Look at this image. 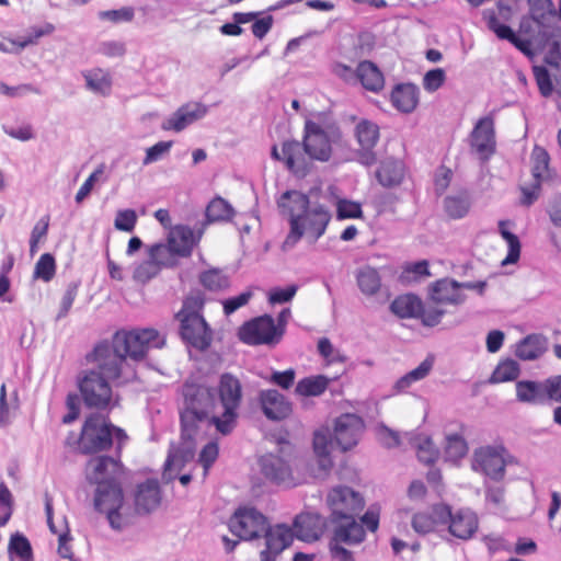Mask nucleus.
I'll use <instances>...</instances> for the list:
<instances>
[{
    "label": "nucleus",
    "instance_id": "obj_15",
    "mask_svg": "<svg viewBox=\"0 0 561 561\" xmlns=\"http://www.w3.org/2000/svg\"><path fill=\"white\" fill-rule=\"evenodd\" d=\"M470 149L480 160L486 161L494 154L496 148L494 117L486 115L474 125L470 137Z\"/></svg>",
    "mask_w": 561,
    "mask_h": 561
},
{
    "label": "nucleus",
    "instance_id": "obj_5",
    "mask_svg": "<svg viewBox=\"0 0 561 561\" xmlns=\"http://www.w3.org/2000/svg\"><path fill=\"white\" fill-rule=\"evenodd\" d=\"M337 134L333 127L324 129L320 124L307 121L305 124V136L302 147L299 141L291 140L283 144V154L287 168L296 175H305L308 171V163L302 149L310 159L328 161L332 153L331 139Z\"/></svg>",
    "mask_w": 561,
    "mask_h": 561
},
{
    "label": "nucleus",
    "instance_id": "obj_60",
    "mask_svg": "<svg viewBox=\"0 0 561 561\" xmlns=\"http://www.w3.org/2000/svg\"><path fill=\"white\" fill-rule=\"evenodd\" d=\"M534 75L539 91L543 96H549L552 92V82L548 70L545 67H534Z\"/></svg>",
    "mask_w": 561,
    "mask_h": 561
},
{
    "label": "nucleus",
    "instance_id": "obj_25",
    "mask_svg": "<svg viewBox=\"0 0 561 561\" xmlns=\"http://www.w3.org/2000/svg\"><path fill=\"white\" fill-rule=\"evenodd\" d=\"M161 502V493L157 480L149 479L137 486L135 494V510L138 514L154 511Z\"/></svg>",
    "mask_w": 561,
    "mask_h": 561
},
{
    "label": "nucleus",
    "instance_id": "obj_37",
    "mask_svg": "<svg viewBox=\"0 0 561 561\" xmlns=\"http://www.w3.org/2000/svg\"><path fill=\"white\" fill-rule=\"evenodd\" d=\"M433 360L430 358L424 359L416 368L407 373L404 376L399 378L394 383V389L397 391H405L409 389L414 382L423 380L432 370Z\"/></svg>",
    "mask_w": 561,
    "mask_h": 561
},
{
    "label": "nucleus",
    "instance_id": "obj_41",
    "mask_svg": "<svg viewBox=\"0 0 561 561\" xmlns=\"http://www.w3.org/2000/svg\"><path fill=\"white\" fill-rule=\"evenodd\" d=\"M233 216L232 206L224 198L216 197L209 202L206 208V217L210 222L214 221H226L231 219Z\"/></svg>",
    "mask_w": 561,
    "mask_h": 561
},
{
    "label": "nucleus",
    "instance_id": "obj_40",
    "mask_svg": "<svg viewBox=\"0 0 561 561\" xmlns=\"http://www.w3.org/2000/svg\"><path fill=\"white\" fill-rule=\"evenodd\" d=\"M444 208L451 219L465 217L470 209V201L467 194H457L447 196L444 199Z\"/></svg>",
    "mask_w": 561,
    "mask_h": 561
},
{
    "label": "nucleus",
    "instance_id": "obj_58",
    "mask_svg": "<svg viewBox=\"0 0 561 561\" xmlns=\"http://www.w3.org/2000/svg\"><path fill=\"white\" fill-rule=\"evenodd\" d=\"M543 392L548 400L561 403V375L543 380Z\"/></svg>",
    "mask_w": 561,
    "mask_h": 561
},
{
    "label": "nucleus",
    "instance_id": "obj_34",
    "mask_svg": "<svg viewBox=\"0 0 561 561\" xmlns=\"http://www.w3.org/2000/svg\"><path fill=\"white\" fill-rule=\"evenodd\" d=\"M517 400L524 403H539L547 398L543 392V381L520 380L516 382Z\"/></svg>",
    "mask_w": 561,
    "mask_h": 561
},
{
    "label": "nucleus",
    "instance_id": "obj_13",
    "mask_svg": "<svg viewBox=\"0 0 561 561\" xmlns=\"http://www.w3.org/2000/svg\"><path fill=\"white\" fill-rule=\"evenodd\" d=\"M284 334L271 316L259 317L245 323L240 330V337L250 345L277 344Z\"/></svg>",
    "mask_w": 561,
    "mask_h": 561
},
{
    "label": "nucleus",
    "instance_id": "obj_43",
    "mask_svg": "<svg viewBox=\"0 0 561 561\" xmlns=\"http://www.w3.org/2000/svg\"><path fill=\"white\" fill-rule=\"evenodd\" d=\"M519 365L514 359L501 362L490 377L491 383H500L515 380L519 376Z\"/></svg>",
    "mask_w": 561,
    "mask_h": 561
},
{
    "label": "nucleus",
    "instance_id": "obj_4",
    "mask_svg": "<svg viewBox=\"0 0 561 561\" xmlns=\"http://www.w3.org/2000/svg\"><path fill=\"white\" fill-rule=\"evenodd\" d=\"M330 508V524L336 540L347 546L360 543L365 539V529L356 520V516L365 506L364 497L350 486L337 485L327 495Z\"/></svg>",
    "mask_w": 561,
    "mask_h": 561
},
{
    "label": "nucleus",
    "instance_id": "obj_24",
    "mask_svg": "<svg viewBox=\"0 0 561 561\" xmlns=\"http://www.w3.org/2000/svg\"><path fill=\"white\" fill-rule=\"evenodd\" d=\"M201 236V232L195 234L188 226L178 225L170 229L167 240L180 257H188L194 247L199 242Z\"/></svg>",
    "mask_w": 561,
    "mask_h": 561
},
{
    "label": "nucleus",
    "instance_id": "obj_64",
    "mask_svg": "<svg viewBox=\"0 0 561 561\" xmlns=\"http://www.w3.org/2000/svg\"><path fill=\"white\" fill-rule=\"evenodd\" d=\"M547 213L553 226L561 228V194L554 195L551 198Z\"/></svg>",
    "mask_w": 561,
    "mask_h": 561
},
{
    "label": "nucleus",
    "instance_id": "obj_50",
    "mask_svg": "<svg viewBox=\"0 0 561 561\" xmlns=\"http://www.w3.org/2000/svg\"><path fill=\"white\" fill-rule=\"evenodd\" d=\"M482 15L489 30L494 32L499 38L504 39V37L511 36L512 28L505 25V22H502V19L495 12L485 9Z\"/></svg>",
    "mask_w": 561,
    "mask_h": 561
},
{
    "label": "nucleus",
    "instance_id": "obj_21",
    "mask_svg": "<svg viewBox=\"0 0 561 561\" xmlns=\"http://www.w3.org/2000/svg\"><path fill=\"white\" fill-rule=\"evenodd\" d=\"M207 114V106L198 102H190L180 106L161 124L163 130L180 133Z\"/></svg>",
    "mask_w": 561,
    "mask_h": 561
},
{
    "label": "nucleus",
    "instance_id": "obj_46",
    "mask_svg": "<svg viewBox=\"0 0 561 561\" xmlns=\"http://www.w3.org/2000/svg\"><path fill=\"white\" fill-rule=\"evenodd\" d=\"M417 449V457L420 461L431 465L438 458V449L434 446L430 437H416L414 443Z\"/></svg>",
    "mask_w": 561,
    "mask_h": 561
},
{
    "label": "nucleus",
    "instance_id": "obj_54",
    "mask_svg": "<svg viewBox=\"0 0 561 561\" xmlns=\"http://www.w3.org/2000/svg\"><path fill=\"white\" fill-rule=\"evenodd\" d=\"M412 528L419 535H426L434 530L435 520L428 513H416L412 517Z\"/></svg>",
    "mask_w": 561,
    "mask_h": 561
},
{
    "label": "nucleus",
    "instance_id": "obj_62",
    "mask_svg": "<svg viewBox=\"0 0 561 561\" xmlns=\"http://www.w3.org/2000/svg\"><path fill=\"white\" fill-rule=\"evenodd\" d=\"M172 147V141H159L146 150V157L142 161L145 165L158 161Z\"/></svg>",
    "mask_w": 561,
    "mask_h": 561
},
{
    "label": "nucleus",
    "instance_id": "obj_7",
    "mask_svg": "<svg viewBox=\"0 0 561 561\" xmlns=\"http://www.w3.org/2000/svg\"><path fill=\"white\" fill-rule=\"evenodd\" d=\"M94 506L106 515L113 529L121 530L128 524L130 508L124 502L121 482L98 485Z\"/></svg>",
    "mask_w": 561,
    "mask_h": 561
},
{
    "label": "nucleus",
    "instance_id": "obj_12",
    "mask_svg": "<svg viewBox=\"0 0 561 561\" xmlns=\"http://www.w3.org/2000/svg\"><path fill=\"white\" fill-rule=\"evenodd\" d=\"M261 473L266 480L277 485L294 486V478L289 455L280 449L279 453H267L260 457Z\"/></svg>",
    "mask_w": 561,
    "mask_h": 561
},
{
    "label": "nucleus",
    "instance_id": "obj_18",
    "mask_svg": "<svg viewBox=\"0 0 561 561\" xmlns=\"http://www.w3.org/2000/svg\"><path fill=\"white\" fill-rule=\"evenodd\" d=\"M364 431V422L356 414H342L335 420L333 437L335 444L343 450H350L357 445Z\"/></svg>",
    "mask_w": 561,
    "mask_h": 561
},
{
    "label": "nucleus",
    "instance_id": "obj_29",
    "mask_svg": "<svg viewBox=\"0 0 561 561\" xmlns=\"http://www.w3.org/2000/svg\"><path fill=\"white\" fill-rule=\"evenodd\" d=\"M357 81L371 92H379L385 87V78L376 64L369 60L360 61L356 68Z\"/></svg>",
    "mask_w": 561,
    "mask_h": 561
},
{
    "label": "nucleus",
    "instance_id": "obj_48",
    "mask_svg": "<svg viewBox=\"0 0 561 561\" xmlns=\"http://www.w3.org/2000/svg\"><path fill=\"white\" fill-rule=\"evenodd\" d=\"M161 268L157 265V263L148 256L147 260L139 263L133 274L134 280L145 284L156 277L160 273Z\"/></svg>",
    "mask_w": 561,
    "mask_h": 561
},
{
    "label": "nucleus",
    "instance_id": "obj_44",
    "mask_svg": "<svg viewBox=\"0 0 561 561\" xmlns=\"http://www.w3.org/2000/svg\"><path fill=\"white\" fill-rule=\"evenodd\" d=\"M468 453V445L459 434H450L446 437L445 457L449 461H458Z\"/></svg>",
    "mask_w": 561,
    "mask_h": 561
},
{
    "label": "nucleus",
    "instance_id": "obj_52",
    "mask_svg": "<svg viewBox=\"0 0 561 561\" xmlns=\"http://www.w3.org/2000/svg\"><path fill=\"white\" fill-rule=\"evenodd\" d=\"M204 307V299L199 294L188 296L184 302L182 309L176 313V318H185L193 316H202L201 310Z\"/></svg>",
    "mask_w": 561,
    "mask_h": 561
},
{
    "label": "nucleus",
    "instance_id": "obj_53",
    "mask_svg": "<svg viewBox=\"0 0 561 561\" xmlns=\"http://www.w3.org/2000/svg\"><path fill=\"white\" fill-rule=\"evenodd\" d=\"M137 222L136 211L133 209L118 210L114 220V227L119 231L131 232Z\"/></svg>",
    "mask_w": 561,
    "mask_h": 561
},
{
    "label": "nucleus",
    "instance_id": "obj_1",
    "mask_svg": "<svg viewBox=\"0 0 561 561\" xmlns=\"http://www.w3.org/2000/svg\"><path fill=\"white\" fill-rule=\"evenodd\" d=\"M164 340L153 329L116 332L111 343H99L87 355L93 364L78 377V387L83 402L98 410L111 409L116 404L110 381L124 385L136 379V369L130 364L145 358L150 347L160 348Z\"/></svg>",
    "mask_w": 561,
    "mask_h": 561
},
{
    "label": "nucleus",
    "instance_id": "obj_57",
    "mask_svg": "<svg viewBox=\"0 0 561 561\" xmlns=\"http://www.w3.org/2000/svg\"><path fill=\"white\" fill-rule=\"evenodd\" d=\"M446 73L444 69L436 68L425 73L423 78V87L428 92H434L439 89L445 82Z\"/></svg>",
    "mask_w": 561,
    "mask_h": 561
},
{
    "label": "nucleus",
    "instance_id": "obj_22",
    "mask_svg": "<svg viewBox=\"0 0 561 561\" xmlns=\"http://www.w3.org/2000/svg\"><path fill=\"white\" fill-rule=\"evenodd\" d=\"M259 403L264 415L271 421L287 419L291 412V403L275 389L262 390L259 393Z\"/></svg>",
    "mask_w": 561,
    "mask_h": 561
},
{
    "label": "nucleus",
    "instance_id": "obj_55",
    "mask_svg": "<svg viewBox=\"0 0 561 561\" xmlns=\"http://www.w3.org/2000/svg\"><path fill=\"white\" fill-rule=\"evenodd\" d=\"M104 170L105 164L101 163L84 181V183L81 185V187L76 194V202L78 204L82 203L85 199V197H88V195L91 193L93 188L94 183L100 179L101 175H103Z\"/></svg>",
    "mask_w": 561,
    "mask_h": 561
},
{
    "label": "nucleus",
    "instance_id": "obj_8",
    "mask_svg": "<svg viewBox=\"0 0 561 561\" xmlns=\"http://www.w3.org/2000/svg\"><path fill=\"white\" fill-rule=\"evenodd\" d=\"M390 310L400 318L420 319L424 327H436L442 318L448 313L444 308H430L428 302H423L414 294H405L397 297L390 305Z\"/></svg>",
    "mask_w": 561,
    "mask_h": 561
},
{
    "label": "nucleus",
    "instance_id": "obj_42",
    "mask_svg": "<svg viewBox=\"0 0 561 561\" xmlns=\"http://www.w3.org/2000/svg\"><path fill=\"white\" fill-rule=\"evenodd\" d=\"M508 224V221L501 220L499 222V230L503 239L506 241L508 245V253L506 257L503 260L502 264H514L518 261L520 255V242L516 234L508 231L505 227Z\"/></svg>",
    "mask_w": 561,
    "mask_h": 561
},
{
    "label": "nucleus",
    "instance_id": "obj_45",
    "mask_svg": "<svg viewBox=\"0 0 561 561\" xmlns=\"http://www.w3.org/2000/svg\"><path fill=\"white\" fill-rule=\"evenodd\" d=\"M8 549L9 553L18 557L20 561H33L31 543L25 536L19 533L11 536Z\"/></svg>",
    "mask_w": 561,
    "mask_h": 561
},
{
    "label": "nucleus",
    "instance_id": "obj_16",
    "mask_svg": "<svg viewBox=\"0 0 561 561\" xmlns=\"http://www.w3.org/2000/svg\"><path fill=\"white\" fill-rule=\"evenodd\" d=\"M467 296L460 291L459 282L445 277L428 286L427 302L430 308L458 307L465 304Z\"/></svg>",
    "mask_w": 561,
    "mask_h": 561
},
{
    "label": "nucleus",
    "instance_id": "obj_10",
    "mask_svg": "<svg viewBox=\"0 0 561 561\" xmlns=\"http://www.w3.org/2000/svg\"><path fill=\"white\" fill-rule=\"evenodd\" d=\"M230 531L242 540H252L267 527L266 517L251 506L239 507L229 519Z\"/></svg>",
    "mask_w": 561,
    "mask_h": 561
},
{
    "label": "nucleus",
    "instance_id": "obj_6",
    "mask_svg": "<svg viewBox=\"0 0 561 561\" xmlns=\"http://www.w3.org/2000/svg\"><path fill=\"white\" fill-rule=\"evenodd\" d=\"M217 410L220 411L221 422L218 424L220 434L228 435L237 424L238 409L242 400V387L237 377L226 373L219 378L215 389Z\"/></svg>",
    "mask_w": 561,
    "mask_h": 561
},
{
    "label": "nucleus",
    "instance_id": "obj_17",
    "mask_svg": "<svg viewBox=\"0 0 561 561\" xmlns=\"http://www.w3.org/2000/svg\"><path fill=\"white\" fill-rule=\"evenodd\" d=\"M87 479L96 485L121 482L124 471L122 463L108 456L91 458L87 463Z\"/></svg>",
    "mask_w": 561,
    "mask_h": 561
},
{
    "label": "nucleus",
    "instance_id": "obj_33",
    "mask_svg": "<svg viewBox=\"0 0 561 561\" xmlns=\"http://www.w3.org/2000/svg\"><path fill=\"white\" fill-rule=\"evenodd\" d=\"M356 282L365 296L376 295L381 287V277L378 271L369 265L357 270Z\"/></svg>",
    "mask_w": 561,
    "mask_h": 561
},
{
    "label": "nucleus",
    "instance_id": "obj_47",
    "mask_svg": "<svg viewBox=\"0 0 561 561\" xmlns=\"http://www.w3.org/2000/svg\"><path fill=\"white\" fill-rule=\"evenodd\" d=\"M199 280L209 290H220L229 286L228 277L216 268L204 272L199 276Z\"/></svg>",
    "mask_w": 561,
    "mask_h": 561
},
{
    "label": "nucleus",
    "instance_id": "obj_32",
    "mask_svg": "<svg viewBox=\"0 0 561 561\" xmlns=\"http://www.w3.org/2000/svg\"><path fill=\"white\" fill-rule=\"evenodd\" d=\"M147 254L150 256L157 265L162 270L163 267H174L178 265V259L180 257L176 252L173 251V247L167 240V243H154L147 248Z\"/></svg>",
    "mask_w": 561,
    "mask_h": 561
},
{
    "label": "nucleus",
    "instance_id": "obj_36",
    "mask_svg": "<svg viewBox=\"0 0 561 561\" xmlns=\"http://www.w3.org/2000/svg\"><path fill=\"white\" fill-rule=\"evenodd\" d=\"M333 442L330 434L324 431H318L313 436V450L319 458V467L323 470H328L332 467V460L330 458V450Z\"/></svg>",
    "mask_w": 561,
    "mask_h": 561
},
{
    "label": "nucleus",
    "instance_id": "obj_38",
    "mask_svg": "<svg viewBox=\"0 0 561 561\" xmlns=\"http://www.w3.org/2000/svg\"><path fill=\"white\" fill-rule=\"evenodd\" d=\"M329 385V379L323 375L306 377L298 381L296 393L304 397L320 396Z\"/></svg>",
    "mask_w": 561,
    "mask_h": 561
},
{
    "label": "nucleus",
    "instance_id": "obj_19",
    "mask_svg": "<svg viewBox=\"0 0 561 561\" xmlns=\"http://www.w3.org/2000/svg\"><path fill=\"white\" fill-rule=\"evenodd\" d=\"M178 320L181 323V336L186 343L198 350H205L210 345L211 332L203 316H186Z\"/></svg>",
    "mask_w": 561,
    "mask_h": 561
},
{
    "label": "nucleus",
    "instance_id": "obj_28",
    "mask_svg": "<svg viewBox=\"0 0 561 561\" xmlns=\"http://www.w3.org/2000/svg\"><path fill=\"white\" fill-rule=\"evenodd\" d=\"M392 105L402 113L413 112L419 104V88L412 83H401L391 92Z\"/></svg>",
    "mask_w": 561,
    "mask_h": 561
},
{
    "label": "nucleus",
    "instance_id": "obj_49",
    "mask_svg": "<svg viewBox=\"0 0 561 561\" xmlns=\"http://www.w3.org/2000/svg\"><path fill=\"white\" fill-rule=\"evenodd\" d=\"M56 271L55 259L49 253H44L35 264L34 277L49 282Z\"/></svg>",
    "mask_w": 561,
    "mask_h": 561
},
{
    "label": "nucleus",
    "instance_id": "obj_9",
    "mask_svg": "<svg viewBox=\"0 0 561 561\" xmlns=\"http://www.w3.org/2000/svg\"><path fill=\"white\" fill-rule=\"evenodd\" d=\"M77 443L83 454H93L110 448L112 446V424L107 423L102 414L92 413L87 417Z\"/></svg>",
    "mask_w": 561,
    "mask_h": 561
},
{
    "label": "nucleus",
    "instance_id": "obj_26",
    "mask_svg": "<svg viewBox=\"0 0 561 561\" xmlns=\"http://www.w3.org/2000/svg\"><path fill=\"white\" fill-rule=\"evenodd\" d=\"M478 527L477 514L469 508H461L454 513L448 530L456 538L468 540L476 534Z\"/></svg>",
    "mask_w": 561,
    "mask_h": 561
},
{
    "label": "nucleus",
    "instance_id": "obj_27",
    "mask_svg": "<svg viewBox=\"0 0 561 561\" xmlns=\"http://www.w3.org/2000/svg\"><path fill=\"white\" fill-rule=\"evenodd\" d=\"M85 89L95 95L108 96L112 92L113 79L108 70L92 68L81 72Z\"/></svg>",
    "mask_w": 561,
    "mask_h": 561
},
{
    "label": "nucleus",
    "instance_id": "obj_3",
    "mask_svg": "<svg viewBox=\"0 0 561 561\" xmlns=\"http://www.w3.org/2000/svg\"><path fill=\"white\" fill-rule=\"evenodd\" d=\"M277 206L290 227L283 243L284 250L294 248L301 238L314 243L323 236L331 220V214L323 205L311 203L308 195L298 191L283 193Z\"/></svg>",
    "mask_w": 561,
    "mask_h": 561
},
{
    "label": "nucleus",
    "instance_id": "obj_14",
    "mask_svg": "<svg viewBox=\"0 0 561 561\" xmlns=\"http://www.w3.org/2000/svg\"><path fill=\"white\" fill-rule=\"evenodd\" d=\"M503 454L504 448L501 446L479 447L473 453L471 468L492 480L500 481L504 478L506 468Z\"/></svg>",
    "mask_w": 561,
    "mask_h": 561
},
{
    "label": "nucleus",
    "instance_id": "obj_63",
    "mask_svg": "<svg viewBox=\"0 0 561 561\" xmlns=\"http://www.w3.org/2000/svg\"><path fill=\"white\" fill-rule=\"evenodd\" d=\"M342 543L346 545L342 540H336L334 536L332 537V541L329 546L331 557L336 561H355L353 553L344 548Z\"/></svg>",
    "mask_w": 561,
    "mask_h": 561
},
{
    "label": "nucleus",
    "instance_id": "obj_61",
    "mask_svg": "<svg viewBox=\"0 0 561 561\" xmlns=\"http://www.w3.org/2000/svg\"><path fill=\"white\" fill-rule=\"evenodd\" d=\"M98 51L106 57H122L126 53V47L119 41H105L100 43Z\"/></svg>",
    "mask_w": 561,
    "mask_h": 561
},
{
    "label": "nucleus",
    "instance_id": "obj_2",
    "mask_svg": "<svg viewBox=\"0 0 561 561\" xmlns=\"http://www.w3.org/2000/svg\"><path fill=\"white\" fill-rule=\"evenodd\" d=\"M185 408L181 413L182 434L178 448L169 453L164 465L163 479L171 481L172 469L181 470L184 465L191 461L196 453L195 438L202 424L214 426L220 433V411L217 410V398L215 389L201 383L185 382L183 386Z\"/></svg>",
    "mask_w": 561,
    "mask_h": 561
},
{
    "label": "nucleus",
    "instance_id": "obj_30",
    "mask_svg": "<svg viewBox=\"0 0 561 561\" xmlns=\"http://www.w3.org/2000/svg\"><path fill=\"white\" fill-rule=\"evenodd\" d=\"M547 350V340L538 334L524 337L516 346L515 354L523 360H534L540 357Z\"/></svg>",
    "mask_w": 561,
    "mask_h": 561
},
{
    "label": "nucleus",
    "instance_id": "obj_59",
    "mask_svg": "<svg viewBox=\"0 0 561 561\" xmlns=\"http://www.w3.org/2000/svg\"><path fill=\"white\" fill-rule=\"evenodd\" d=\"M485 500L495 508L505 507V489L502 485H485Z\"/></svg>",
    "mask_w": 561,
    "mask_h": 561
},
{
    "label": "nucleus",
    "instance_id": "obj_51",
    "mask_svg": "<svg viewBox=\"0 0 561 561\" xmlns=\"http://www.w3.org/2000/svg\"><path fill=\"white\" fill-rule=\"evenodd\" d=\"M135 12L130 7H123L117 10L100 11L98 16L102 21H108L117 24L122 22H130L134 19Z\"/></svg>",
    "mask_w": 561,
    "mask_h": 561
},
{
    "label": "nucleus",
    "instance_id": "obj_31",
    "mask_svg": "<svg viewBox=\"0 0 561 561\" xmlns=\"http://www.w3.org/2000/svg\"><path fill=\"white\" fill-rule=\"evenodd\" d=\"M404 176L403 164L393 159L382 161L376 171L378 182L385 187L399 185Z\"/></svg>",
    "mask_w": 561,
    "mask_h": 561
},
{
    "label": "nucleus",
    "instance_id": "obj_35",
    "mask_svg": "<svg viewBox=\"0 0 561 561\" xmlns=\"http://www.w3.org/2000/svg\"><path fill=\"white\" fill-rule=\"evenodd\" d=\"M531 174L534 181L542 183L550 178L549 162L550 157L546 149L539 146H535L531 156Z\"/></svg>",
    "mask_w": 561,
    "mask_h": 561
},
{
    "label": "nucleus",
    "instance_id": "obj_20",
    "mask_svg": "<svg viewBox=\"0 0 561 561\" xmlns=\"http://www.w3.org/2000/svg\"><path fill=\"white\" fill-rule=\"evenodd\" d=\"M265 549L260 553L261 561H276V558L293 542V531L286 525L266 527L263 531Z\"/></svg>",
    "mask_w": 561,
    "mask_h": 561
},
{
    "label": "nucleus",
    "instance_id": "obj_39",
    "mask_svg": "<svg viewBox=\"0 0 561 561\" xmlns=\"http://www.w3.org/2000/svg\"><path fill=\"white\" fill-rule=\"evenodd\" d=\"M360 148H374L379 139V127L370 121H360L355 128Z\"/></svg>",
    "mask_w": 561,
    "mask_h": 561
},
{
    "label": "nucleus",
    "instance_id": "obj_11",
    "mask_svg": "<svg viewBox=\"0 0 561 561\" xmlns=\"http://www.w3.org/2000/svg\"><path fill=\"white\" fill-rule=\"evenodd\" d=\"M531 28L539 32L538 44H548L557 34L558 13L551 0H528Z\"/></svg>",
    "mask_w": 561,
    "mask_h": 561
},
{
    "label": "nucleus",
    "instance_id": "obj_56",
    "mask_svg": "<svg viewBox=\"0 0 561 561\" xmlns=\"http://www.w3.org/2000/svg\"><path fill=\"white\" fill-rule=\"evenodd\" d=\"M55 27L53 24H46L44 27L41 28H33V34L25 37L21 42L13 41L11 44L13 47H15L13 53H20L22 49H24L28 45L36 44L37 39L41 38L44 35H49L54 32Z\"/></svg>",
    "mask_w": 561,
    "mask_h": 561
},
{
    "label": "nucleus",
    "instance_id": "obj_23",
    "mask_svg": "<svg viewBox=\"0 0 561 561\" xmlns=\"http://www.w3.org/2000/svg\"><path fill=\"white\" fill-rule=\"evenodd\" d=\"M295 535L307 542L318 540L325 528V519L318 513H302L294 520Z\"/></svg>",
    "mask_w": 561,
    "mask_h": 561
}]
</instances>
